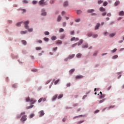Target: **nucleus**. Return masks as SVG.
I'll return each mask as SVG.
<instances>
[{"instance_id": "obj_18", "label": "nucleus", "mask_w": 124, "mask_h": 124, "mask_svg": "<svg viewBox=\"0 0 124 124\" xmlns=\"http://www.w3.org/2000/svg\"><path fill=\"white\" fill-rule=\"evenodd\" d=\"M63 6L65 7L68 6V2L67 1L64 2Z\"/></svg>"}, {"instance_id": "obj_13", "label": "nucleus", "mask_w": 124, "mask_h": 124, "mask_svg": "<svg viewBox=\"0 0 124 124\" xmlns=\"http://www.w3.org/2000/svg\"><path fill=\"white\" fill-rule=\"evenodd\" d=\"M62 21V16H59L57 19V22H61Z\"/></svg>"}, {"instance_id": "obj_51", "label": "nucleus", "mask_w": 124, "mask_h": 124, "mask_svg": "<svg viewBox=\"0 0 124 124\" xmlns=\"http://www.w3.org/2000/svg\"><path fill=\"white\" fill-rule=\"evenodd\" d=\"M93 38H96V37H97V36H98V35L97 34H95V35H93Z\"/></svg>"}, {"instance_id": "obj_58", "label": "nucleus", "mask_w": 124, "mask_h": 124, "mask_svg": "<svg viewBox=\"0 0 124 124\" xmlns=\"http://www.w3.org/2000/svg\"><path fill=\"white\" fill-rule=\"evenodd\" d=\"M97 55V51H96L93 54V56H96Z\"/></svg>"}, {"instance_id": "obj_21", "label": "nucleus", "mask_w": 124, "mask_h": 124, "mask_svg": "<svg viewBox=\"0 0 124 124\" xmlns=\"http://www.w3.org/2000/svg\"><path fill=\"white\" fill-rule=\"evenodd\" d=\"M77 58H80L81 57H82V54L81 53H78L76 55Z\"/></svg>"}, {"instance_id": "obj_40", "label": "nucleus", "mask_w": 124, "mask_h": 124, "mask_svg": "<svg viewBox=\"0 0 124 124\" xmlns=\"http://www.w3.org/2000/svg\"><path fill=\"white\" fill-rule=\"evenodd\" d=\"M107 4H108V2L105 1L103 3V6H106L107 5Z\"/></svg>"}, {"instance_id": "obj_9", "label": "nucleus", "mask_w": 124, "mask_h": 124, "mask_svg": "<svg viewBox=\"0 0 124 124\" xmlns=\"http://www.w3.org/2000/svg\"><path fill=\"white\" fill-rule=\"evenodd\" d=\"M30 102L31 104H34V103H35V102H36V100L32 98L30 100Z\"/></svg>"}, {"instance_id": "obj_24", "label": "nucleus", "mask_w": 124, "mask_h": 124, "mask_svg": "<svg viewBox=\"0 0 124 124\" xmlns=\"http://www.w3.org/2000/svg\"><path fill=\"white\" fill-rule=\"evenodd\" d=\"M116 35V33H113L109 34V37H114Z\"/></svg>"}, {"instance_id": "obj_62", "label": "nucleus", "mask_w": 124, "mask_h": 124, "mask_svg": "<svg viewBox=\"0 0 124 124\" xmlns=\"http://www.w3.org/2000/svg\"><path fill=\"white\" fill-rule=\"evenodd\" d=\"M65 121H66V117H64L63 119H62V122H65Z\"/></svg>"}, {"instance_id": "obj_44", "label": "nucleus", "mask_w": 124, "mask_h": 124, "mask_svg": "<svg viewBox=\"0 0 124 124\" xmlns=\"http://www.w3.org/2000/svg\"><path fill=\"white\" fill-rule=\"evenodd\" d=\"M88 36H89V37H91V36H92L93 35V33H89L87 34Z\"/></svg>"}, {"instance_id": "obj_47", "label": "nucleus", "mask_w": 124, "mask_h": 124, "mask_svg": "<svg viewBox=\"0 0 124 124\" xmlns=\"http://www.w3.org/2000/svg\"><path fill=\"white\" fill-rule=\"evenodd\" d=\"M75 46H77V43H75V44H74L72 45V47L73 48H74V47H75Z\"/></svg>"}, {"instance_id": "obj_19", "label": "nucleus", "mask_w": 124, "mask_h": 124, "mask_svg": "<svg viewBox=\"0 0 124 124\" xmlns=\"http://www.w3.org/2000/svg\"><path fill=\"white\" fill-rule=\"evenodd\" d=\"M74 71H75V69H72L70 70V71H69L70 74H72V73H73V72H74Z\"/></svg>"}, {"instance_id": "obj_15", "label": "nucleus", "mask_w": 124, "mask_h": 124, "mask_svg": "<svg viewBox=\"0 0 124 124\" xmlns=\"http://www.w3.org/2000/svg\"><path fill=\"white\" fill-rule=\"evenodd\" d=\"M99 10H100V11H101V12H104V11H105L106 9H105V8L101 7L99 8Z\"/></svg>"}, {"instance_id": "obj_29", "label": "nucleus", "mask_w": 124, "mask_h": 124, "mask_svg": "<svg viewBox=\"0 0 124 124\" xmlns=\"http://www.w3.org/2000/svg\"><path fill=\"white\" fill-rule=\"evenodd\" d=\"M32 107H33V105H31L30 106L26 107V109H31V108H32Z\"/></svg>"}, {"instance_id": "obj_34", "label": "nucleus", "mask_w": 124, "mask_h": 124, "mask_svg": "<svg viewBox=\"0 0 124 124\" xmlns=\"http://www.w3.org/2000/svg\"><path fill=\"white\" fill-rule=\"evenodd\" d=\"M22 42L23 44H24V45H27V41H26L25 40H22Z\"/></svg>"}, {"instance_id": "obj_4", "label": "nucleus", "mask_w": 124, "mask_h": 124, "mask_svg": "<svg viewBox=\"0 0 124 124\" xmlns=\"http://www.w3.org/2000/svg\"><path fill=\"white\" fill-rule=\"evenodd\" d=\"M25 114H26L25 112H22L20 114L17 115V116L16 117L17 119H20V118H21V117H22V116H24V115H25Z\"/></svg>"}, {"instance_id": "obj_20", "label": "nucleus", "mask_w": 124, "mask_h": 124, "mask_svg": "<svg viewBox=\"0 0 124 124\" xmlns=\"http://www.w3.org/2000/svg\"><path fill=\"white\" fill-rule=\"evenodd\" d=\"M58 97V94H55L54 96L53 97L52 100H56V99Z\"/></svg>"}, {"instance_id": "obj_31", "label": "nucleus", "mask_w": 124, "mask_h": 124, "mask_svg": "<svg viewBox=\"0 0 124 124\" xmlns=\"http://www.w3.org/2000/svg\"><path fill=\"white\" fill-rule=\"evenodd\" d=\"M118 4H120V1H116L115 3V6H117Z\"/></svg>"}, {"instance_id": "obj_38", "label": "nucleus", "mask_w": 124, "mask_h": 124, "mask_svg": "<svg viewBox=\"0 0 124 124\" xmlns=\"http://www.w3.org/2000/svg\"><path fill=\"white\" fill-rule=\"evenodd\" d=\"M45 35H49L50 34V33L48 31H45L44 32Z\"/></svg>"}, {"instance_id": "obj_63", "label": "nucleus", "mask_w": 124, "mask_h": 124, "mask_svg": "<svg viewBox=\"0 0 124 124\" xmlns=\"http://www.w3.org/2000/svg\"><path fill=\"white\" fill-rule=\"evenodd\" d=\"M104 101V99L101 100L99 102V103H102Z\"/></svg>"}, {"instance_id": "obj_45", "label": "nucleus", "mask_w": 124, "mask_h": 124, "mask_svg": "<svg viewBox=\"0 0 124 124\" xmlns=\"http://www.w3.org/2000/svg\"><path fill=\"white\" fill-rule=\"evenodd\" d=\"M84 123V121H80L78 122V124H81L82 123Z\"/></svg>"}, {"instance_id": "obj_41", "label": "nucleus", "mask_w": 124, "mask_h": 124, "mask_svg": "<svg viewBox=\"0 0 124 124\" xmlns=\"http://www.w3.org/2000/svg\"><path fill=\"white\" fill-rule=\"evenodd\" d=\"M63 31H64V30L62 28H61L59 30V32H63Z\"/></svg>"}, {"instance_id": "obj_25", "label": "nucleus", "mask_w": 124, "mask_h": 124, "mask_svg": "<svg viewBox=\"0 0 124 124\" xmlns=\"http://www.w3.org/2000/svg\"><path fill=\"white\" fill-rule=\"evenodd\" d=\"M57 39V37H56V36H53L51 37V40H53V41L56 40Z\"/></svg>"}, {"instance_id": "obj_52", "label": "nucleus", "mask_w": 124, "mask_h": 124, "mask_svg": "<svg viewBox=\"0 0 124 124\" xmlns=\"http://www.w3.org/2000/svg\"><path fill=\"white\" fill-rule=\"evenodd\" d=\"M102 2H103V1L101 0H100L98 1V4H101V3H102Z\"/></svg>"}, {"instance_id": "obj_42", "label": "nucleus", "mask_w": 124, "mask_h": 124, "mask_svg": "<svg viewBox=\"0 0 124 124\" xmlns=\"http://www.w3.org/2000/svg\"><path fill=\"white\" fill-rule=\"evenodd\" d=\"M42 100H43V98H41L38 101V103H40V102H41V101H42Z\"/></svg>"}, {"instance_id": "obj_37", "label": "nucleus", "mask_w": 124, "mask_h": 124, "mask_svg": "<svg viewBox=\"0 0 124 124\" xmlns=\"http://www.w3.org/2000/svg\"><path fill=\"white\" fill-rule=\"evenodd\" d=\"M77 14H81L82 13V11L79 10L77 11Z\"/></svg>"}, {"instance_id": "obj_46", "label": "nucleus", "mask_w": 124, "mask_h": 124, "mask_svg": "<svg viewBox=\"0 0 124 124\" xmlns=\"http://www.w3.org/2000/svg\"><path fill=\"white\" fill-rule=\"evenodd\" d=\"M74 32H75L74 31H70L71 35H74Z\"/></svg>"}, {"instance_id": "obj_12", "label": "nucleus", "mask_w": 124, "mask_h": 124, "mask_svg": "<svg viewBox=\"0 0 124 124\" xmlns=\"http://www.w3.org/2000/svg\"><path fill=\"white\" fill-rule=\"evenodd\" d=\"M82 43H83V39H80L79 41V42L77 43V45H78V46H80V45H82Z\"/></svg>"}, {"instance_id": "obj_59", "label": "nucleus", "mask_w": 124, "mask_h": 124, "mask_svg": "<svg viewBox=\"0 0 124 124\" xmlns=\"http://www.w3.org/2000/svg\"><path fill=\"white\" fill-rule=\"evenodd\" d=\"M106 14H107L106 12H104L103 14H102V16H105Z\"/></svg>"}, {"instance_id": "obj_1", "label": "nucleus", "mask_w": 124, "mask_h": 124, "mask_svg": "<svg viewBox=\"0 0 124 124\" xmlns=\"http://www.w3.org/2000/svg\"><path fill=\"white\" fill-rule=\"evenodd\" d=\"M30 23V21L27 20L25 22H24V24L25 25L24 27L27 29L28 30V31H30L31 32V31H32L33 29L32 28H31V29H29V24Z\"/></svg>"}, {"instance_id": "obj_23", "label": "nucleus", "mask_w": 124, "mask_h": 124, "mask_svg": "<svg viewBox=\"0 0 124 124\" xmlns=\"http://www.w3.org/2000/svg\"><path fill=\"white\" fill-rule=\"evenodd\" d=\"M27 32H28V31H20L21 34H26V33H27Z\"/></svg>"}, {"instance_id": "obj_16", "label": "nucleus", "mask_w": 124, "mask_h": 124, "mask_svg": "<svg viewBox=\"0 0 124 124\" xmlns=\"http://www.w3.org/2000/svg\"><path fill=\"white\" fill-rule=\"evenodd\" d=\"M94 11V9H89L87 10L88 13H92V12H93Z\"/></svg>"}, {"instance_id": "obj_33", "label": "nucleus", "mask_w": 124, "mask_h": 124, "mask_svg": "<svg viewBox=\"0 0 124 124\" xmlns=\"http://www.w3.org/2000/svg\"><path fill=\"white\" fill-rule=\"evenodd\" d=\"M52 50L54 52H56V51H57V50H58V47H53L52 48Z\"/></svg>"}, {"instance_id": "obj_57", "label": "nucleus", "mask_w": 124, "mask_h": 124, "mask_svg": "<svg viewBox=\"0 0 124 124\" xmlns=\"http://www.w3.org/2000/svg\"><path fill=\"white\" fill-rule=\"evenodd\" d=\"M34 116V114H31V115H30V118H33V116Z\"/></svg>"}, {"instance_id": "obj_55", "label": "nucleus", "mask_w": 124, "mask_h": 124, "mask_svg": "<svg viewBox=\"0 0 124 124\" xmlns=\"http://www.w3.org/2000/svg\"><path fill=\"white\" fill-rule=\"evenodd\" d=\"M63 27H65L66 26V22H64L62 24Z\"/></svg>"}, {"instance_id": "obj_64", "label": "nucleus", "mask_w": 124, "mask_h": 124, "mask_svg": "<svg viewBox=\"0 0 124 124\" xmlns=\"http://www.w3.org/2000/svg\"><path fill=\"white\" fill-rule=\"evenodd\" d=\"M68 60H69V58L68 57V58L64 59V61L65 62H67V61H68Z\"/></svg>"}, {"instance_id": "obj_5", "label": "nucleus", "mask_w": 124, "mask_h": 124, "mask_svg": "<svg viewBox=\"0 0 124 124\" xmlns=\"http://www.w3.org/2000/svg\"><path fill=\"white\" fill-rule=\"evenodd\" d=\"M39 116L40 117H43V116H44V114L45 113H44V111L43 110H41L39 112Z\"/></svg>"}, {"instance_id": "obj_10", "label": "nucleus", "mask_w": 124, "mask_h": 124, "mask_svg": "<svg viewBox=\"0 0 124 124\" xmlns=\"http://www.w3.org/2000/svg\"><path fill=\"white\" fill-rule=\"evenodd\" d=\"M89 47V45L88 44H84L82 45V48L83 49H85L86 48H88Z\"/></svg>"}, {"instance_id": "obj_3", "label": "nucleus", "mask_w": 124, "mask_h": 124, "mask_svg": "<svg viewBox=\"0 0 124 124\" xmlns=\"http://www.w3.org/2000/svg\"><path fill=\"white\" fill-rule=\"evenodd\" d=\"M20 120L21 122H25V121H27V115H23Z\"/></svg>"}, {"instance_id": "obj_50", "label": "nucleus", "mask_w": 124, "mask_h": 124, "mask_svg": "<svg viewBox=\"0 0 124 124\" xmlns=\"http://www.w3.org/2000/svg\"><path fill=\"white\" fill-rule=\"evenodd\" d=\"M115 107V106H110L108 108V109H111V108H114Z\"/></svg>"}, {"instance_id": "obj_22", "label": "nucleus", "mask_w": 124, "mask_h": 124, "mask_svg": "<svg viewBox=\"0 0 124 124\" xmlns=\"http://www.w3.org/2000/svg\"><path fill=\"white\" fill-rule=\"evenodd\" d=\"M62 41L61 40L56 41V44H62Z\"/></svg>"}, {"instance_id": "obj_49", "label": "nucleus", "mask_w": 124, "mask_h": 124, "mask_svg": "<svg viewBox=\"0 0 124 124\" xmlns=\"http://www.w3.org/2000/svg\"><path fill=\"white\" fill-rule=\"evenodd\" d=\"M117 51V48H114L113 50H111L112 53H115Z\"/></svg>"}, {"instance_id": "obj_27", "label": "nucleus", "mask_w": 124, "mask_h": 124, "mask_svg": "<svg viewBox=\"0 0 124 124\" xmlns=\"http://www.w3.org/2000/svg\"><path fill=\"white\" fill-rule=\"evenodd\" d=\"M22 23H23V22H18V23L16 24L17 27H21V25Z\"/></svg>"}, {"instance_id": "obj_61", "label": "nucleus", "mask_w": 124, "mask_h": 124, "mask_svg": "<svg viewBox=\"0 0 124 124\" xmlns=\"http://www.w3.org/2000/svg\"><path fill=\"white\" fill-rule=\"evenodd\" d=\"M64 14H65V12L62 11V16H63V15H64Z\"/></svg>"}, {"instance_id": "obj_2", "label": "nucleus", "mask_w": 124, "mask_h": 124, "mask_svg": "<svg viewBox=\"0 0 124 124\" xmlns=\"http://www.w3.org/2000/svg\"><path fill=\"white\" fill-rule=\"evenodd\" d=\"M39 5H47L48 3L47 1H45L44 0H41L39 1Z\"/></svg>"}, {"instance_id": "obj_7", "label": "nucleus", "mask_w": 124, "mask_h": 124, "mask_svg": "<svg viewBox=\"0 0 124 124\" xmlns=\"http://www.w3.org/2000/svg\"><path fill=\"white\" fill-rule=\"evenodd\" d=\"M99 27H100V23H97V24L95 27V29H94L95 31H96V30H98V29H99Z\"/></svg>"}, {"instance_id": "obj_35", "label": "nucleus", "mask_w": 124, "mask_h": 124, "mask_svg": "<svg viewBox=\"0 0 124 124\" xmlns=\"http://www.w3.org/2000/svg\"><path fill=\"white\" fill-rule=\"evenodd\" d=\"M22 2L23 3H29V1L27 0H23Z\"/></svg>"}, {"instance_id": "obj_30", "label": "nucleus", "mask_w": 124, "mask_h": 124, "mask_svg": "<svg viewBox=\"0 0 124 124\" xmlns=\"http://www.w3.org/2000/svg\"><path fill=\"white\" fill-rule=\"evenodd\" d=\"M44 40L45 41H46V42H48V41H49V38L47 37H45L44 38Z\"/></svg>"}, {"instance_id": "obj_39", "label": "nucleus", "mask_w": 124, "mask_h": 124, "mask_svg": "<svg viewBox=\"0 0 124 124\" xmlns=\"http://www.w3.org/2000/svg\"><path fill=\"white\" fill-rule=\"evenodd\" d=\"M76 40V38L74 37H72V38H71L70 41H74Z\"/></svg>"}, {"instance_id": "obj_26", "label": "nucleus", "mask_w": 124, "mask_h": 124, "mask_svg": "<svg viewBox=\"0 0 124 124\" xmlns=\"http://www.w3.org/2000/svg\"><path fill=\"white\" fill-rule=\"evenodd\" d=\"M118 57H119V56H118V55H114V56L112 57V59H113V60H115V59L118 58Z\"/></svg>"}, {"instance_id": "obj_32", "label": "nucleus", "mask_w": 124, "mask_h": 124, "mask_svg": "<svg viewBox=\"0 0 124 124\" xmlns=\"http://www.w3.org/2000/svg\"><path fill=\"white\" fill-rule=\"evenodd\" d=\"M63 96V94H60L59 96L58 97V99H61Z\"/></svg>"}, {"instance_id": "obj_43", "label": "nucleus", "mask_w": 124, "mask_h": 124, "mask_svg": "<svg viewBox=\"0 0 124 124\" xmlns=\"http://www.w3.org/2000/svg\"><path fill=\"white\" fill-rule=\"evenodd\" d=\"M32 3L33 4H36V3H37V1H36V0H33V1H32Z\"/></svg>"}, {"instance_id": "obj_56", "label": "nucleus", "mask_w": 124, "mask_h": 124, "mask_svg": "<svg viewBox=\"0 0 124 124\" xmlns=\"http://www.w3.org/2000/svg\"><path fill=\"white\" fill-rule=\"evenodd\" d=\"M80 19H76L75 20V22H76L77 23H78V22H80Z\"/></svg>"}, {"instance_id": "obj_60", "label": "nucleus", "mask_w": 124, "mask_h": 124, "mask_svg": "<svg viewBox=\"0 0 124 124\" xmlns=\"http://www.w3.org/2000/svg\"><path fill=\"white\" fill-rule=\"evenodd\" d=\"M99 112V110H96L94 111V114H97V113H98Z\"/></svg>"}, {"instance_id": "obj_54", "label": "nucleus", "mask_w": 124, "mask_h": 124, "mask_svg": "<svg viewBox=\"0 0 124 124\" xmlns=\"http://www.w3.org/2000/svg\"><path fill=\"white\" fill-rule=\"evenodd\" d=\"M13 88H17V84H14L13 85Z\"/></svg>"}, {"instance_id": "obj_28", "label": "nucleus", "mask_w": 124, "mask_h": 124, "mask_svg": "<svg viewBox=\"0 0 124 124\" xmlns=\"http://www.w3.org/2000/svg\"><path fill=\"white\" fill-rule=\"evenodd\" d=\"M31 99L30 98V97H27L26 98V102H29V101H30Z\"/></svg>"}, {"instance_id": "obj_11", "label": "nucleus", "mask_w": 124, "mask_h": 124, "mask_svg": "<svg viewBox=\"0 0 124 124\" xmlns=\"http://www.w3.org/2000/svg\"><path fill=\"white\" fill-rule=\"evenodd\" d=\"M75 57V54H71L69 55L68 58L69 60H71V59H73Z\"/></svg>"}, {"instance_id": "obj_14", "label": "nucleus", "mask_w": 124, "mask_h": 124, "mask_svg": "<svg viewBox=\"0 0 124 124\" xmlns=\"http://www.w3.org/2000/svg\"><path fill=\"white\" fill-rule=\"evenodd\" d=\"M119 16H124V12L123 11H121L119 13Z\"/></svg>"}, {"instance_id": "obj_53", "label": "nucleus", "mask_w": 124, "mask_h": 124, "mask_svg": "<svg viewBox=\"0 0 124 124\" xmlns=\"http://www.w3.org/2000/svg\"><path fill=\"white\" fill-rule=\"evenodd\" d=\"M105 96V94H102L100 97V98L101 99V98H104Z\"/></svg>"}, {"instance_id": "obj_17", "label": "nucleus", "mask_w": 124, "mask_h": 124, "mask_svg": "<svg viewBox=\"0 0 124 124\" xmlns=\"http://www.w3.org/2000/svg\"><path fill=\"white\" fill-rule=\"evenodd\" d=\"M35 50H36V51H39V50H42V48L40 46H37L35 47Z\"/></svg>"}, {"instance_id": "obj_48", "label": "nucleus", "mask_w": 124, "mask_h": 124, "mask_svg": "<svg viewBox=\"0 0 124 124\" xmlns=\"http://www.w3.org/2000/svg\"><path fill=\"white\" fill-rule=\"evenodd\" d=\"M37 43H40V44H41V43H42V41L41 40H38L37 41Z\"/></svg>"}, {"instance_id": "obj_6", "label": "nucleus", "mask_w": 124, "mask_h": 124, "mask_svg": "<svg viewBox=\"0 0 124 124\" xmlns=\"http://www.w3.org/2000/svg\"><path fill=\"white\" fill-rule=\"evenodd\" d=\"M83 77H84L82 75L77 76H76V80H78L79 79H82Z\"/></svg>"}, {"instance_id": "obj_36", "label": "nucleus", "mask_w": 124, "mask_h": 124, "mask_svg": "<svg viewBox=\"0 0 124 124\" xmlns=\"http://www.w3.org/2000/svg\"><path fill=\"white\" fill-rule=\"evenodd\" d=\"M59 82H60V79H58L55 81V82H54V85H57V84H58Z\"/></svg>"}, {"instance_id": "obj_8", "label": "nucleus", "mask_w": 124, "mask_h": 124, "mask_svg": "<svg viewBox=\"0 0 124 124\" xmlns=\"http://www.w3.org/2000/svg\"><path fill=\"white\" fill-rule=\"evenodd\" d=\"M46 15L47 13H46V12H45V10H44V9H42L41 15H42L43 16H46Z\"/></svg>"}]
</instances>
